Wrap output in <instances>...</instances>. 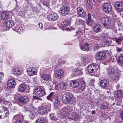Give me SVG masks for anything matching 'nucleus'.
<instances>
[{
    "label": "nucleus",
    "instance_id": "62",
    "mask_svg": "<svg viewBox=\"0 0 123 123\" xmlns=\"http://www.w3.org/2000/svg\"><path fill=\"white\" fill-rule=\"evenodd\" d=\"M95 112V111H92V114H94Z\"/></svg>",
    "mask_w": 123,
    "mask_h": 123
},
{
    "label": "nucleus",
    "instance_id": "15",
    "mask_svg": "<svg viewBox=\"0 0 123 123\" xmlns=\"http://www.w3.org/2000/svg\"><path fill=\"white\" fill-rule=\"evenodd\" d=\"M115 96L117 98L121 99L123 97V91L121 90L116 91L115 92Z\"/></svg>",
    "mask_w": 123,
    "mask_h": 123
},
{
    "label": "nucleus",
    "instance_id": "42",
    "mask_svg": "<svg viewBox=\"0 0 123 123\" xmlns=\"http://www.w3.org/2000/svg\"><path fill=\"white\" fill-rule=\"evenodd\" d=\"M84 43H85L84 42H81L80 45L81 49L83 50H85Z\"/></svg>",
    "mask_w": 123,
    "mask_h": 123
},
{
    "label": "nucleus",
    "instance_id": "1",
    "mask_svg": "<svg viewBox=\"0 0 123 123\" xmlns=\"http://www.w3.org/2000/svg\"><path fill=\"white\" fill-rule=\"evenodd\" d=\"M63 102L66 104H73L74 99L73 95L71 93H68L64 94L62 97Z\"/></svg>",
    "mask_w": 123,
    "mask_h": 123
},
{
    "label": "nucleus",
    "instance_id": "23",
    "mask_svg": "<svg viewBox=\"0 0 123 123\" xmlns=\"http://www.w3.org/2000/svg\"><path fill=\"white\" fill-rule=\"evenodd\" d=\"M118 64L121 66H123V54L120 55L117 58Z\"/></svg>",
    "mask_w": 123,
    "mask_h": 123
},
{
    "label": "nucleus",
    "instance_id": "4",
    "mask_svg": "<svg viewBox=\"0 0 123 123\" xmlns=\"http://www.w3.org/2000/svg\"><path fill=\"white\" fill-rule=\"evenodd\" d=\"M34 93L39 97H42L46 94L45 89L43 87H38L35 89Z\"/></svg>",
    "mask_w": 123,
    "mask_h": 123
},
{
    "label": "nucleus",
    "instance_id": "7",
    "mask_svg": "<svg viewBox=\"0 0 123 123\" xmlns=\"http://www.w3.org/2000/svg\"><path fill=\"white\" fill-rule=\"evenodd\" d=\"M98 68V65L93 63L89 65L86 68V70L89 73H93L97 71Z\"/></svg>",
    "mask_w": 123,
    "mask_h": 123
},
{
    "label": "nucleus",
    "instance_id": "38",
    "mask_svg": "<svg viewBox=\"0 0 123 123\" xmlns=\"http://www.w3.org/2000/svg\"><path fill=\"white\" fill-rule=\"evenodd\" d=\"M86 8L90 10H91L92 9V7L90 3V1L87 0L86 2Z\"/></svg>",
    "mask_w": 123,
    "mask_h": 123
},
{
    "label": "nucleus",
    "instance_id": "19",
    "mask_svg": "<svg viewBox=\"0 0 123 123\" xmlns=\"http://www.w3.org/2000/svg\"><path fill=\"white\" fill-rule=\"evenodd\" d=\"M101 26L100 25L96 23H95L93 27V31L95 33L100 32L101 31Z\"/></svg>",
    "mask_w": 123,
    "mask_h": 123
},
{
    "label": "nucleus",
    "instance_id": "58",
    "mask_svg": "<svg viewBox=\"0 0 123 123\" xmlns=\"http://www.w3.org/2000/svg\"><path fill=\"white\" fill-rule=\"evenodd\" d=\"M78 21H79L80 22V24H83L82 23L84 21L83 20H82V19H80V20H78Z\"/></svg>",
    "mask_w": 123,
    "mask_h": 123
},
{
    "label": "nucleus",
    "instance_id": "11",
    "mask_svg": "<svg viewBox=\"0 0 123 123\" xmlns=\"http://www.w3.org/2000/svg\"><path fill=\"white\" fill-rule=\"evenodd\" d=\"M109 82L108 79H105L101 80L99 82L100 86L102 88L106 89L109 86Z\"/></svg>",
    "mask_w": 123,
    "mask_h": 123
},
{
    "label": "nucleus",
    "instance_id": "22",
    "mask_svg": "<svg viewBox=\"0 0 123 123\" xmlns=\"http://www.w3.org/2000/svg\"><path fill=\"white\" fill-rule=\"evenodd\" d=\"M77 12L78 14L80 17L83 18L85 17V12L81 7H78L77 9Z\"/></svg>",
    "mask_w": 123,
    "mask_h": 123
},
{
    "label": "nucleus",
    "instance_id": "2",
    "mask_svg": "<svg viewBox=\"0 0 123 123\" xmlns=\"http://www.w3.org/2000/svg\"><path fill=\"white\" fill-rule=\"evenodd\" d=\"M51 107L50 104H47L45 106L39 107L38 109V112L41 115L47 114L51 111Z\"/></svg>",
    "mask_w": 123,
    "mask_h": 123
},
{
    "label": "nucleus",
    "instance_id": "39",
    "mask_svg": "<svg viewBox=\"0 0 123 123\" xmlns=\"http://www.w3.org/2000/svg\"><path fill=\"white\" fill-rule=\"evenodd\" d=\"M100 48V46L98 44H95L93 45V48L95 51H97Z\"/></svg>",
    "mask_w": 123,
    "mask_h": 123
},
{
    "label": "nucleus",
    "instance_id": "14",
    "mask_svg": "<svg viewBox=\"0 0 123 123\" xmlns=\"http://www.w3.org/2000/svg\"><path fill=\"white\" fill-rule=\"evenodd\" d=\"M64 72L61 69H57L55 71V75L57 78L60 79L62 78Z\"/></svg>",
    "mask_w": 123,
    "mask_h": 123
},
{
    "label": "nucleus",
    "instance_id": "45",
    "mask_svg": "<svg viewBox=\"0 0 123 123\" xmlns=\"http://www.w3.org/2000/svg\"><path fill=\"white\" fill-rule=\"evenodd\" d=\"M2 116H3V119L7 117L8 115V113L7 112L5 113V111H4V112H2Z\"/></svg>",
    "mask_w": 123,
    "mask_h": 123
},
{
    "label": "nucleus",
    "instance_id": "55",
    "mask_svg": "<svg viewBox=\"0 0 123 123\" xmlns=\"http://www.w3.org/2000/svg\"><path fill=\"white\" fill-rule=\"evenodd\" d=\"M43 5L44 6H46L48 7L49 6V4L45 2H44L43 3Z\"/></svg>",
    "mask_w": 123,
    "mask_h": 123
},
{
    "label": "nucleus",
    "instance_id": "52",
    "mask_svg": "<svg viewBox=\"0 0 123 123\" xmlns=\"http://www.w3.org/2000/svg\"><path fill=\"white\" fill-rule=\"evenodd\" d=\"M116 51L117 52H120L121 50V49L118 47H116Z\"/></svg>",
    "mask_w": 123,
    "mask_h": 123
},
{
    "label": "nucleus",
    "instance_id": "54",
    "mask_svg": "<svg viewBox=\"0 0 123 123\" xmlns=\"http://www.w3.org/2000/svg\"><path fill=\"white\" fill-rule=\"evenodd\" d=\"M38 25H39V27L41 29L43 27V25L42 23L40 22L38 24Z\"/></svg>",
    "mask_w": 123,
    "mask_h": 123
},
{
    "label": "nucleus",
    "instance_id": "48",
    "mask_svg": "<svg viewBox=\"0 0 123 123\" xmlns=\"http://www.w3.org/2000/svg\"><path fill=\"white\" fill-rule=\"evenodd\" d=\"M73 117L76 119L78 117V115L75 112H73L72 115Z\"/></svg>",
    "mask_w": 123,
    "mask_h": 123
},
{
    "label": "nucleus",
    "instance_id": "24",
    "mask_svg": "<svg viewBox=\"0 0 123 123\" xmlns=\"http://www.w3.org/2000/svg\"><path fill=\"white\" fill-rule=\"evenodd\" d=\"M70 84L71 86L74 88L76 87L79 86V82L75 80L71 81Z\"/></svg>",
    "mask_w": 123,
    "mask_h": 123
},
{
    "label": "nucleus",
    "instance_id": "9",
    "mask_svg": "<svg viewBox=\"0 0 123 123\" xmlns=\"http://www.w3.org/2000/svg\"><path fill=\"white\" fill-rule=\"evenodd\" d=\"M24 118L22 115H17L14 116L13 121L14 123H22Z\"/></svg>",
    "mask_w": 123,
    "mask_h": 123
},
{
    "label": "nucleus",
    "instance_id": "56",
    "mask_svg": "<svg viewBox=\"0 0 123 123\" xmlns=\"http://www.w3.org/2000/svg\"><path fill=\"white\" fill-rule=\"evenodd\" d=\"M40 97L38 96H33V98L35 99H38L40 98Z\"/></svg>",
    "mask_w": 123,
    "mask_h": 123
},
{
    "label": "nucleus",
    "instance_id": "33",
    "mask_svg": "<svg viewBox=\"0 0 123 123\" xmlns=\"http://www.w3.org/2000/svg\"><path fill=\"white\" fill-rule=\"evenodd\" d=\"M49 116L51 120L53 121H55L58 119L56 117L55 115L53 113L50 114Z\"/></svg>",
    "mask_w": 123,
    "mask_h": 123
},
{
    "label": "nucleus",
    "instance_id": "25",
    "mask_svg": "<svg viewBox=\"0 0 123 123\" xmlns=\"http://www.w3.org/2000/svg\"><path fill=\"white\" fill-rule=\"evenodd\" d=\"M5 25L7 27L11 28L13 27L14 25V22L11 20L8 21L4 23Z\"/></svg>",
    "mask_w": 123,
    "mask_h": 123
},
{
    "label": "nucleus",
    "instance_id": "28",
    "mask_svg": "<svg viewBox=\"0 0 123 123\" xmlns=\"http://www.w3.org/2000/svg\"><path fill=\"white\" fill-rule=\"evenodd\" d=\"M80 81L81 82L80 90H84L85 89L84 79V77L81 78L80 79Z\"/></svg>",
    "mask_w": 123,
    "mask_h": 123
},
{
    "label": "nucleus",
    "instance_id": "18",
    "mask_svg": "<svg viewBox=\"0 0 123 123\" xmlns=\"http://www.w3.org/2000/svg\"><path fill=\"white\" fill-rule=\"evenodd\" d=\"M9 17L8 13L6 12H3L0 15V19L4 20H6L9 18Z\"/></svg>",
    "mask_w": 123,
    "mask_h": 123
},
{
    "label": "nucleus",
    "instance_id": "10",
    "mask_svg": "<svg viewBox=\"0 0 123 123\" xmlns=\"http://www.w3.org/2000/svg\"><path fill=\"white\" fill-rule=\"evenodd\" d=\"M103 11L106 13L110 12L112 9L111 5L109 3L104 4L102 6Z\"/></svg>",
    "mask_w": 123,
    "mask_h": 123
},
{
    "label": "nucleus",
    "instance_id": "51",
    "mask_svg": "<svg viewBox=\"0 0 123 123\" xmlns=\"http://www.w3.org/2000/svg\"><path fill=\"white\" fill-rule=\"evenodd\" d=\"M67 23L66 21H63V23H62V25H64V26H63L64 27H65L66 25H67Z\"/></svg>",
    "mask_w": 123,
    "mask_h": 123
},
{
    "label": "nucleus",
    "instance_id": "5",
    "mask_svg": "<svg viewBox=\"0 0 123 123\" xmlns=\"http://www.w3.org/2000/svg\"><path fill=\"white\" fill-rule=\"evenodd\" d=\"M106 56V53L103 51H99L96 53L95 59L97 61H101L104 60Z\"/></svg>",
    "mask_w": 123,
    "mask_h": 123
},
{
    "label": "nucleus",
    "instance_id": "20",
    "mask_svg": "<svg viewBox=\"0 0 123 123\" xmlns=\"http://www.w3.org/2000/svg\"><path fill=\"white\" fill-rule=\"evenodd\" d=\"M16 83L15 80L13 79H11L7 81V85L8 87L12 88L15 87Z\"/></svg>",
    "mask_w": 123,
    "mask_h": 123
},
{
    "label": "nucleus",
    "instance_id": "60",
    "mask_svg": "<svg viewBox=\"0 0 123 123\" xmlns=\"http://www.w3.org/2000/svg\"><path fill=\"white\" fill-rule=\"evenodd\" d=\"M93 1L96 4H97L98 3L97 0H93Z\"/></svg>",
    "mask_w": 123,
    "mask_h": 123
},
{
    "label": "nucleus",
    "instance_id": "40",
    "mask_svg": "<svg viewBox=\"0 0 123 123\" xmlns=\"http://www.w3.org/2000/svg\"><path fill=\"white\" fill-rule=\"evenodd\" d=\"M85 32V30H79L78 32H76V34L77 35L79 34L80 36L83 34V32Z\"/></svg>",
    "mask_w": 123,
    "mask_h": 123
},
{
    "label": "nucleus",
    "instance_id": "37",
    "mask_svg": "<svg viewBox=\"0 0 123 123\" xmlns=\"http://www.w3.org/2000/svg\"><path fill=\"white\" fill-rule=\"evenodd\" d=\"M60 103V101H55L54 102V107L55 109L57 110L58 108V106Z\"/></svg>",
    "mask_w": 123,
    "mask_h": 123
},
{
    "label": "nucleus",
    "instance_id": "50",
    "mask_svg": "<svg viewBox=\"0 0 123 123\" xmlns=\"http://www.w3.org/2000/svg\"><path fill=\"white\" fill-rule=\"evenodd\" d=\"M95 81V79H91L90 80V84L92 85H93Z\"/></svg>",
    "mask_w": 123,
    "mask_h": 123
},
{
    "label": "nucleus",
    "instance_id": "64",
    "mask_svg": "<svg viewBox=\"0 0 123 123\" xmlns=\"http://www.w3.org/2000/svg\"><path fill=\"white\" fill-rule=\"evenodd\" d=\"M31 115L32 116V117H34V115H33L32 113H31L30 114V116H31Z\"/></svg>",
    "mask_w": 123,
    "mask_h": 123
},
{
    "label": "nucleus",
    "instance_id": "44",
    "mask_svg": "<svg viewBox=\"0 0 123 123\" xmlns=\"http://www.w3.org/2000/svg\"><path fill=\"white\" fill-rule=\"evenodd\" d=\"M17 32L19 34L23 32L22 27H20L17 30Z\"/></svg>",
    "mask_w": 123,
    "mask_h": 123
},
{
    "label": "nucleus",
    "instance_id": "61",
    "mask_svg": "<svg viewBox=\"0 0 123 123\" xmlns=\"http://www.w3.org/2000/svg\"><path fill=\"white\" fill-rule=\"evenodd\" d=\"M120 87V86L119 85V84H118L116 86L117 88V89H118L119 87Z\"/></svg>",
    "mask_w": 123,
    "mask_h": 123
},
{
    "label": "nucleus",
    "instance_id": "49",
    "mask_svg": "<svg viewBox=\"0 0 123 123\" xmlns=\"http://www.w3.org/2000/svg\"><path fill=\"white\" fill-rule=\"evenodd\" d=\"M53 92L50 93L49 95L47 97V98L48 100H49L51 97L53 96Z\"/></svg>",
    "mask_w": 123,
    "mask_h": 123
},
{
    "label": "nucleus",
    "instance_id": "3",
    "mask_svg": "<svg viewBox=\"0 0 123 123\" xmlns=\"http://www.w3.org/2000/svg\"><path fill=\"white\" fill-rule=\"evenodd\" d=\"M98 21V23L102 24L105 26L106 27L109 26L111 24L110 20L107 17H100L99 18Z\"/></svg>",
    "mask_w": 123,
    "mask_h": 123
},
{
    "label": "nucleus",
    "instance_id": "27",
    "mask_svg": "<svg viewBox=\"0 0 123 123\" xmlns=\"http://www.w3.org/2000/svg\"><path fill=\"white\" fill-rule=\"evenodd\" d=\"M41 77L43 80H49L51 78L50 75L47 74H43Z\"/></svg>",
    "mask_w": 123,
    "mask_h": 123
},
{
    "label": "nucleus",
    "instance_id": "31",
    "mask_svg": "<svg viewBox=\"0 0 123 123\" xmlns=\"http://www.w3.org/2000/svg\"><path fill=\"white\" fill-rule=\"evenodd\" d=\"M116 43L118 45L120 44L122 41L123 40V38L122 37H117L115 38Z\"/></svg>",
    "mask_w": 123,
    "mask_h": 123
},
{
    "label": "nucleus",
    "instance_id": "35",
    "mask_svg": "<svg viewBox=\"0 0 123 123\" xmlns=\"http://www.w3.org/2000/svg\"><path fill=\"white\" fill-rule=\"evenodd\" d=\"M36 123H46V121L43 118L39 117L36 120Z\"/></svg>",
    "mask_w": 123,
    "mask_h": 123
},
{
    "label": "nucleus",
    "instance_id": "12",
    "mask_svg": "<svg viewBox=\"0 0 123 123\" xmlns=\"http://www.w3.org/2000/svg\"><path fill=\"white\" fill-rule=\"evenodd\" d=\"M114 7L118 11H123V2L121 1L116 2L114 3Z\"/></svg>",
    "mask_w": 123,
    "mask_h": 123
},
{
    "label": "nucleus",
    "instance_id": "57",
    "mask_svg": "<svg viewBox=\"0 0 123 123\" xmlns=\"http://www.w3.org/2000/svg\"><path fill=\"white\" fill-rule=\"evenodd\" d=\"M47 84L48 86H49L50 87V89L51 88H52V87L53 86L52 84H51L50 85L48 83Z\"/></svg>",
    "mask_w": 123,
    "mask_h": 123
},
{
    "label": "nucleus",
    "instance_id": "30",
    "mask_svg": "<svg viewBox=\"0 0 123 123\" xmlns=\"http://www.w3.org/2000/svg\"><path fill=\"white\" fill-rule=\"evenodd\" d=\"M82 72H81L79 69H74L73 71V74L75 76H76L77 75L82 74Z\"/></svg>",
    "mask_w": 123,
    "mask_h": 123
},
{
    "label": "nucleus",
    "instance_id": "32",
    "mask_svg": "<svg viewBox=\"0 0 123 123\" xmlns=\"http://www.w3.org/2000/svg\"><path fill=\"white\" fill-rule=\"evenodd\" d=\"M91 45L90 43L85 44V51H88L90 50L91 48Z\"/></svg>",
    "mask_w": 123,
    "mask_h": 123
},
{
    "label": "nucleus",
    "instance_id": "8",
    "mask_svg": "<svg viewBox=\"0 0 123 123\" xmlns=\"http://www.w3.org/2000/svg\"><path fill=\"white\" fill-rule=\"evenodd\" d=\"M70 8L66 5H63L60 9L59 12L64 16L68 15L69 13Z\"/></svg>",
    "mask_w": 123,
    "mask_h": 123
},
{
    "label": "nucleus",
    "instance_id": "41",
    "mask_svg": "<svg viewBox=\"0 0 123 123\" xmlns=\"http://www.w3.org/2000/svg\"><path fill=\"white\" fill-rule=\"evenodd\" d=\"M100 108L102 109H105L107 108V106L105 105L104 103L102 104L100 106Z\"/></svg>",
    "mask_w": 123,
    "mask_h": 123
},
{
    "label": "nucleus",
    "instance_id": "46",
    "mask_svg": "<svg viewBox=\"0 0 123 123\" xmlns=\"http://www.w3.org/2000/svg\"><path fill=\"white\" fill-rule=\"evenodd\" d=\"M4 76V73L2 72H1L0 73V82L2 81V78Z\"/></svg>",
    "mask_w": 123,
    "mask_h": 123
},
{
    "label": "nucleus",
    "instance_id": "47",
    "mask_svg": "<svg viewBox=\"0 0 123 123\" xmlns=\"http://www.w3.org/2000/svg\"><path fill=\"white\" fill-rule=\"evenodd\" d=\"M103 36L104 38H108L109 37L107 33H103Z\"/></svg>",
    "mask_w": 123,
    "mask_h": 123
},
{
    "label": "nucleus",
    "instance_id": "36",
    "mask_svg": "<svg viewBox=\"0 0 123 123\" xmlns=\"http://www.w3.org/2000/svg\"><path fill=\"white\" fill-rule=\"evenodd\" d=\"M91 15L90 13H88V15L87 19L86 20V24L88 25H89L91 24Z\"/></svg>",
    "mask_w": 123,
    "mask_h": 123
},
{
    "label": "nucleus",
    "instance_id": "6",
    "mask_svg": "<svg viewBox=\"0 0 123 123\" xmlns=\"http://www.w3.org/2000/svg\"><path fill=\"white\" fill-rule=\"evenodd\" d=\"M108 73L110 74V77L112 80H116L117 81L118 79V74L117 71L114 69H111V71L108 72Z\"/></svg>",
    "mask_w": 123,
    "mask_h": 123
},
{
    "label": "nucleus",
    "instance_id": "17",
    "mask_svg": "<svg viewBox=\"0 0 123 123\" xmlns=\"http://www.w3.org/2000/svg\"><path fill=\"white\" fill-rule=\"evenodd\" d=\"M37 69L34 68H30L27 69V73L29 76L34 75L36 72Z\"/></svg>",
    "mask_w": 123,
    "mask_h": 123
},
{
    "label": "nucleus",
    "instance_id": "13",
    "mask_svg": "<svg viewBox=\"0 0 123 123\" xmlns=\"http://www.w3.org/2000/svg\"><path fill=\"white\" fill-rule=\"evenodd\" d=\"M47 18L48 20L53 21L58 19V16L56 13H52L47 16Z\"/></svg>",
    "mask_w": 123,
    "mask_h": 123
},
{
    "label": "nucleus",
    "instance_id": "59",
    "mask_svg": "<svg viewBox=\"0 0 123 123\" xmlns=\"http://www.w3.org/2000/svg\"><path fill=\"white\" fill-rule=\"evenodd\" d=\"M84 56H81V60L83 61L84 60Z\"/></svg>",
    "mask_w": 123,
    "mask_h": 123
},
{
    "label": "nucleus",
    "instance_id": "26",
    "mask_svg": "<svg viewBox=\"0 0 123 123\" xmlns=\"http://www.w3.org/2000/svg\"><path fill=\"white\" fill-rule=\"evenodd\" d=\"M68 109L67 107H63L61 111V114L63 116H65L66 114H68Z\"/></svg>",
    "mask_w": 123,
    "mask_h": 123
},
{
    "label": "nucleus",
    "instance_id": "21",
    "mask_svg": "<svg viewBox=\"0 0 123 123\" xmlns=\"http://www.w3.org/2000/svg\"><path fill=\"white\" fill-rule=\"evenodd\" d=\"M22 70L20 68H15L13 69V74L16 75H19L22 73Z\"/></svg>",
    "mask_w": 123,
    "mask_h": 123
},
{
    "label": "nucleus",
    "instance_id": "43",
    "mask_svg": "<svg viewBox=\"0 0 123 123\" xmlns=\"http://www.w3.org/2000/svg\"><path fill=\"white\" fill-rule=\"evenodd\" d=\"M53 98L54 100V101L60 100L57 94H55L54 95Z\"/></svg>",
    "mask_w": 123,
    "mask_h": 123
},
{
    "label": "nucleus",
    "instance_id": "53",
    "mask_svg": "<svg viewBox=\"0 0 123 123\" xmlns=\"http://www.w3.org/2000/svg\"><path fill=\"white\" fill-rule=\"evenodd\" d=\"M120 117L123 120V111L121 112L120 115Z\"/></svg>",
    "mask_w": 123,
    "mask_h": 123
},
{
    "label": "nucleus",
    "instance_id": "29",
    "mask_svg": "<svg viewBox=\"0 0 123 123\" xmlns=\"http://www.w3.org/2000/svg\"><path fill=\"white\" fill-rule=\"evenodd\" d=\"M59 87L61 90L65 89L66 86V84L64 82H62L59 85Z\"/></svg>",
    "mask_w": 123,
    "mask_h": 123
},
{
    "label": "nucleus",
    "instance_id": "63",
    "mask_svg": "<svg viewBox=\"0 0 123 123\" xmlns=\"http://www.w3.org/2000/svg\"><path fill=\"white\" fill-rule=\"evenodd\" d=\"M84 112V111H82V110H81L80 111L81 114H82L83 115H84V114H83V113H84V112Z\"/></svg>",
    "mask_w": 123,
    "mask_h": 123
},
{
    "label": "nucleus",
    "instance_id": "34",
    "mask_svg": "<svg viewBox=\"0 0 123 123\" xmlns=\"http://www.w3.org/2000/svg\"><path fill=\"white\" fill-rule=\"evenodd\" d=\"M25 86L23 84H21L19 86L18 88L19 91L21 92H25Z\"/></svg>",
    "mask_w": 123,
    "mask_h": 123
},
{
    "label": "nucleus",
    "instance_id": "16",
    "mask_svg": "<svg viewBox=\"0 0 123 123\" xmlns=\"http://www.w3.org/2000/svg\"><path fill=\"white\" fill-rule=\"evenodd\" d=\"M18 100L19 103L25 104L28 101V99L26 97L21 96L18 98Z\"/></svg>",
    "mask_w": 123,
    "mask_h": 123
}]
</instances>
